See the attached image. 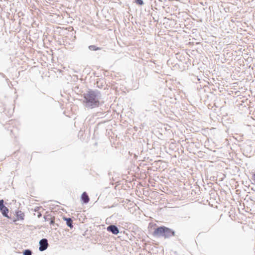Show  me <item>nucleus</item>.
<instances>
[{"instance_id": "nucleus-1", "label": "nucleus", "mask_w": 255, "mask_h": 255, "mask_svg": "<svg viewBox=\"0 0 255 255\" xmlns=\"http://www.w3.org/2000/svg\"><path fill=\"white\" fill-rule=\"evenodd\" d=\"M84 103L86 106L94 108L100 105L99 101L97 98V93L92 90L88 91L84 94Z\"/></svg>"}, {"instance_id": "nucleus-2", "label": "nucleus", "mask_w": 255, "mask_h": 255, "mask_svg": "<svg viewBox=\"0 0 255 255\" xmlns=\"http://www.w3.org/2000/svg\"><path fill=\"white\" fill-rule=\"evenodd\" d=\"M153 234L154 236H162L167 238L174 236L175 233L171 229L164 226H162L156 228Z\"/></svg>"}, {"instance_id": "nucleus-3", "label": "nucleus", "mask_w": 255, "mask_h": 255, "mask_svg": "<svg viewBox=\"0 0 255 255\" xmlns=\"http://www.w3.org/2000/svg\"><path fill=\"white\" fill-rule=\"evenodd\" d=\"M39 244H40L39 250L40 251H43L45 250L47 248V247L48 245V243H47V240L45 239L41 240L39 242Z\"/></svg>"}, {"instance_id": "nucleus-4", "label": "nucleus", "mask_w": 255, "mask_h": 255, "mask_svg": "<svg viewBox=\"0 0 255 255\" xmlns=\"http://www.w3.org/2000/svg\"><path fill=\"white\" fill-rule=\"evenodd\" d=\"M108 231L111 232L115 235H117L119 233L118 228L115 225H111L107 228Z\"/></svg>"}, {"instance_id": "nucleus-5", "label": "nucleus", "mask_w": 255, "mask_h": 255, "mask_svg": "<svg viewBox=\"0 0 255 255\" xmlns=\"http://www.w3.org/2000/svg\"><path fill=\"white\" fill-rule=\"evenodd\" d=\"M24 214L21 211H17L16 213V219L14 221L17 220H23L24 219Z\"/></svg>"}, {"instance_id": "nucleus-6", "label": "nucleus", "mask_w": 255, "mask_h": 255, "mask_svg": "<svg viewBox=\"0 0 255 255\" xmlns=\"http://www.w3.org/2000/svg\"><path fill=\"white\" fill-rule=\"evenodd\" d=\"M82 199L85 203H87L89 201V198L87 194L85 192L82 195Z\"/></svg>"}, {"instance_id": "nucleus-7", "label": "nucleus", "mask_w": 255, "mask_h": 255, "mask_svg": "<svg viewBox=\"0 0 255 255\" xmlns=\"http://www.w3.org/2000/svg\"><path fill=\"white\" fill-rule=\"evenodd\" d=\"M1 211V213H2V214L4 216V217H6L7 218H8V215H7V213L8 212V209H7V208L5 206H4L2 209L0 210Z\"/></svg>"}, {"instance_id": "nucleus-8", "label": "nucleus", "mask_w": 255, "mask_h": 255, "mask_svg": "<svg viewBox=\"0 0 255 255\" xmlns=\"http://www.w3.org/2000/svg\"><path fill=\"white\" fill-rule=\"evenodd\" d=\"M66 221H67V225L70 227H72V220L70 219V218H68V219H66Z\"/></svg>"}, {"instance_id": "nucleus-9", "label": "nucleus", "mask_w": 255, "mask_h": 255, "mask_svg": "<svg viewBox=\"0 0 255 255\" xmlns=\"http://www.w3.org/2000/svg\"><path fill=\"white\" fill-rule=\"evenodd\" d=\"M89 49L91 50H100V48H99V47H97L95 45H91L89 46Z\"/></svg>"}, {"instance_id": "nucleus-10", "label": "nucleus", "mask_w": 255, "mask_h": 255, "mask_svg": "<svg viewBox=\"0 0 255 255\" xmlns=\"http://www.w3.org/2000/svg\"><path fill=\"white\" fill-rule=\"evenodd\" d=\"M31 252L29 250H25L23 252V255H31Z\"/></svg>"}, {"instance_id": "nucleus-11", "label": "nucleus", "mask_w": 255, "mask_h": 255, "mask_svg": "<svg viewBox=\"0 0 255 255\" xmlns=\"http://www.w3.org/2000/svg\"><path fill=\"white\" fill-rule=\"evenodd\" d=\"M4 205H3V200H0V210L1 209H2V208L4 207Z\"/></svg>"}, {"instance_id": "nucleus-12", "label": "nucleus", "mask_w": 255, "mask_h": 255, "mask_svg": "<svg viewBox=\"0 0 255 255\" xmlns=\"http://www.w3.org/2000/svg\"><path fill=\"white\" fill-rule=\"evenodd\" d=\"M136 2L139 5H142L143 2L142 0H136Z\"/></svg>"}, {"instance_id": "nucleus-13", "label": "nucleus", "mask_w": 255, "mask_h": 255, "mask_svg": "<svg viewBox=\"0 0 255 255\" xmlns=\"http://www.w3.org/2000/svg\"><path fill=\"white\" fill-rule=\"evenodd\" d=\"M252 179H253V180L254 181V182L255 183V172L253 174Z\"/></svg>"}]
</instances>
